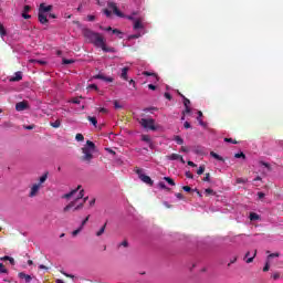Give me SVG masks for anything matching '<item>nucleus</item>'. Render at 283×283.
<instances>
[{
  "mask_svg": "<svg viewBox=\"0 0 283 283\" xmlns=\"http://www.w3.org/2000/svg\"><path fill=\"white\" fill-rule=\"evenodd\" d=\"M114 107H115V109H123V105H120V103H118V101H114Z\"/></svg>",
  "mask_w": 283,
  "mask_h": 283,
  "instance_id": "obj_37",
  "label": "nucleus"
},
{
  "mask_svg": "<svg viewBox=\"0 0 283 283\" xmlns=\"http://www.w3.org/2000/svg\"><path fill=\"white\" fill-rule=\"evenodd\" d=\"M164 96H165V98H167L168 101H171V94L165 93Z\"/></svg>",
  "mask_w": 283,
  "mask_h": 283,
  "instance_id": "obj_63",
  "label": "nucleus"
},
{
  "mask_svg": "<svg viewBox=\"0 0 283 283\" xmlns=\"http://www.w3.org/2000/svg\"><path fill=\"white\" fill-rule=\"evenodd\" d=\"M0 273H8V269H6V265H3V263H0Z\"/></svg>",
  "mask_w": 283,
  "mask_h": 283,
  "instance_id": "obj_40",
  "label": "nucleus"
},
{
  "mask_svg": "<svg viewBox=\"0 0 283 283\" xmlns=\"http://www.w3.org/2000/svg\"><path fill=\"white\" fill-rule=\"evenodd\" d=\"M81 231H83V227H80V228H77L76 230H74V231L72 232V235H73V237H76L77 234L81 233Z\"/></svg>",
  "mask_w": 283,
  "mask_h": 283,
  "instance_id": "obj_34",
  "label": "nucleus"
},
{
  "mask_svg": "<svg viewBox=\"0 0 283 283\" xmlns=\"http://www.w3.org/2000/svg\"><path fill=\"white\" fill-rule=\"evenodd\" d=\"M261 165L263 167H265L269 171H271V164L266 163V161H261Z\"/></svg>",
  "mask_w": 283,
  "mask_h": 283,
  "instance_id": "obj_36",
  "label": "nucleus"
},
{
  "mask_svg": "<svg viewBox=\"0 0 283 283\" xmlns=\"http://www.w3.org/2000/svg\"><path fill=\"white\" fill-rule=\"evenodd\" d=\"M148 90L155 91V90H156V85H154V84H148Z\"/></svg>",
  "mask_w": 283,
  "mask_h": 283,
  "instance_id": "obj_64",
  "label": "nucleus"
},
{
  "mask_svg": "<svg viewBox=\"0 0 283 283\" xmlns=\"http://www.w3.org/2000/svg\"><path fill=\"white\" fill-rule=\"evenodd\" d=\"M259 218H260V214H258V213H255V212H251V213H250V220L255 221V220H258Z\"/></svg>",
  "mask_w": 283,
  "mask_h": 283,
  "instance_id": "obj_29",
  "label": "nucleus"
},
{
  "mask_svg": "<svg viewBox=\"0 0 283 283\" xmlns=\"http://www.w3.org/2000/svg\"><path fill=\"white\" fill-rule=\"evenodd\" d=\"M234 158H247V155H244V153H237Z\"/></svg>",
  "mask_w": 283,
  "mask_h": 283,
  "instance_id": "obj_41",
  "label": "nucleus"
},
{
  "mask_svg": "<svg viewBox=\"0 0 283 283\" xmlns=\"http://www.w3.org/2000/svg\"><path fill=\"white\" fill-rule=\"evenodd\" d=\"M140 125L144 129H150L151 132H156V120L154 118H142Z\"/></svg>",
  "mask_w": 283,
  "mask_h": 283,
  "instance_id": "obj_5",
  "label": "nucleus"
},
{
  "mask_svg": "<svg viewBox=\"0 0 283 283\" xmlns=\"http://www.w3.org/2000/svg\"><path fill=\"white\" fill-rule=\"evenodd\" d=\"M94 78H97L99 81H106V83H114L113 77H105V75H103V74H97L94 76Z\"/></svg>",
  "mask_w": 283,
  "mask_h": 283,
  "instance_id": "obj_13",
  "label": "nucleus"
},
{
  "mask_svg": "<svg viewBox=\"0 0 283 283\" xmlns=\"http://www.w3.org/2000/svg\"><path fill=\"white\" fill-rule=\"evenodd\" d=\"M29 105H28V102L25 101H22V102H19L15 104V109L17 112H24V109H29Z\"/></svg>",
  "mask_w": 283,
  "mask_h": 283,
  "instance_id": "obj_9",
  "label": "nucleus"
},
{
  "mask_svg": "<svg viewBox=\"0 0 283 283\" xmlns=\"http://www.w3.org/2000/svg\"><path fill=\"white\" fill-rule=\"evenodd\" d=\"M140 38V34H132L128 36L129 40L132 39H139Z\"/></svg>",
  "mask_w": 283,
  "mask_h": 283,
  "instance_id": "obj_58",
  "label": "nucleus"
},
{
  "mask_svg": "<svg viewBox=\"0 0 283 283\" xmlns=\"http://www.w3.org/2000/svg\"><path fill=\"white\" fill-rule=\"evenodd\" d=\"M179 96H181V98H184L185 111L182 112V114H191V107H189V105H191V101H189V98L185 97V95H182L181 93H179Z\"/></svg>",
  "mask_w": 283,
  "mask_h": 283,
  "instance_id": "obj_8",
  "label": "nucleus"
},
{
  "mask_svg": "<svg viewBox=\"0 0 283 283\" xmlns=\"http://www.w3.org/2000/svg\"><path fill=\"white\" fill-rule=\"evenodd\" d=\"M203 182H211V174L207 172L205 178H203Z\"/></svg>",
  "mask_w": 283,
  "mask_h": 283,
  "instance_id": "obj_35",
  "label": "nucleus"
},
{
  "mask_svg": "<svg viewBox=\"0 0 283 283\" xmlns=\"http://www.w3.org/2000/svg\"><path fill=\"white\" fill-rule=\"evenodd\" d=\"M235 182H237V185H247V182H249V179H247V178H237Z\"/></svg>",
  "mask_w": 283,
  "mask_h": 283,
  "instance_id": "obj_24",
  "label": "nucleus"
},
{
  "mask_svg": "<svg viewBox=\"0 0 283 283\" xmlns=\"http://www.w3.org/2000/svg\"><path fill=\"white\" fill-rule=\"evenodd\" d=\"M54 10V6L49 4L45 6V3H41L38 11V21L42 23V25H48L50 23V20H48V12H52Z\"/></svg>",
  "mask_w": 283,
  "mask_h": 283,
  "instance_id": "obj_3",
  "label": "nucleus"
},
{
  "mask_svg": "<svg viewBox=\"0 0 283 283\" xmlns=\"http://www.w3.org/2000/svg\"><path fill=\"white\" fill-rule=\"evenodd\" d=\"M105 229H107V222L96 232L97 238H101L105 233Z\"/></svg>",
  "mask_w": 283,
  "mask_h": 283,
  "instance_id": "obj_20",
  "label": "nucleus"
},
{
  "mask_svg": "<svg viewBox=\"0 0 283 283\" xmlns=\"http://www.w3.org/2000/svg\"><path fill=\"white\" fill-rule=\"evenodd\" d=\"M271 258H280V253H271L268 255V260H271Z\"/></svg>",
  "mask_w": 283,
  "mask_h": 283,
  "instance_id": "obj_48",
  "label": "nucleus"
},
{
  "mask_svg": "<svg viewBox=\"0 0 283 283\" xmlns=\"http://www.w3.org/2000/svg\"><path fill=\"white\" fill-rule=\"evenodd\" d=\"M265 196L266 195L264 192H258L259 200H264Z\"/></svg>",
  "mask_w": 283,
  "mask_h": 283,
  "instance_id": "obj_46",
  "label": "nucleus"
},
{
  "mask_svg": "<svg viewBox=\"0 0 283 283\" xmlns=\"http://www.w3.org/2000/svg\"><path fill=\"white\" fill-rule=\"evenodd\" d=\"M269 269H271V266L269 265V262H266L263 268L264 273H266V271H269Z\"/></svg>",
  "mask_w": 283,
  "mask_h": 283,
  "instance_id": "obj_59",
  "label": "nucleus"
},
{
  "mask_svg": "<svg viewBox=\"0 0 283 283\" xmlns=\"http://www.w3.org/2000/svg\"><path fill=\"white\" fill-rule=\"evenodd\" d=\"M143 76H153L156 82L159 81L158 75L156 73H151L149 71H144Z\"/></svg>",
  "mask_w": 283,
  "mask_h": 283,
  "instance_id": "obj_16",
  "label": "nucleus"
},
{
  "mask_svg": "<svg viewBox=\"0 0 283 283\" xmlns=\"http://www.w3.org/2000/svg\"><path fill=\"white\" fill-rule=\"evenodd\" d=\"M104 14L106 17H112V11H109L108 9H104Z\"/></svg>",
  "mask_w": 283,
  "mask_h": 283,
  "instance_id": "obj_57",
  "label": "nucleus"
},
{
  "mask_svg": "<svg viewBox=\"0 0 283 283\" xmlns=\"http://www.w3.org/2000/svg\"><path fill=\"white\" fill-rule=\"evenodd\" d=\"M180 155L179 154H171L169 156H167L168 160H179Z\"/></svg>",
  "mask_w": 283,
  "mask_h": 283,
  "instance_id": "obj_22",
  "label": "nucleus"
},
{
  "mask_svg": "<svg viewBox=\"0 0 283 283\" xmlns=\"http://www.w3.org/2000/svg\"><path fill=\"white\" fill-rule=\"evenodd\" d=\"M94 151H96V144L92 140H87L86 146L82 148L84 155L81 157V160H83V163H92Z\"/></svg>",
  "mask_w": 283,
  "mask_h": 283,
  "instance_id": "obj_2",
  "label": "nucleus"
},
{
  "mask_svg": "<svg viewBox=\"0 0 283 283\" xmlns=\"http://www.w3.org/2000/svg\"><path fill=\"white\" fill-rule=\"evenodd\" d=\"M31 63H39L40 65H45V61L43 60H31Z\"/></svg>",
  "mask_w": 283,
  "mask_h": 283,
  "instance_id": "obj_44",
  "label": "nucleus"
},
{
  "mask_svg": "<svg viewBox=\"0 0 283 283\" xmlns=\"http://www.w3.org/2000/svg\"><path fill=\"white\" fill-rule=\"evenodd\" d=\"M10 258H11V256L6 255V256H2L0 260H1L2 262H6V261L10 262Z\"/></svg>",
  "mask_w": 283,
  "mask_h": 283,
  "instance_id": "obj_60",
  "label": "nucleus"
},
{
  "mask_svg": "<svg viewBox=\"0 0 283 283\" xmlns=\"http://www.w3.org/2000/svg\"><path fill=\"white\" fill-rule=\"evenodd\" d=\"M175 196L178 198V200H185V196L180 192H177Z\"/></svg>",
  "mask_w": 283,
  "mask_h": 283,
  "instance_id": "obj_49",
  "label": "nucleus"
},
{
  "mask_svg": "<svg viewBox=\"0 0 283 283\" xmlns=\"http://www.w3.org/2000/svg\"><path fill=\"white\" fill-rule=\"evenodd\" d=\"M164 180H166V182H168V185L171 187H176V181H174L171 177H164Z\"/></svg>",
  "mask_w": 283,
  "mask_h": 283,
  "instance_id": "obj_26",
  "label": "nucleus"
},
{
  "mask_svg": "<svg viewBox=\"0 0 283 283\" xmlns=\"http://www.w3.org/2000/svg\"><path fill=\"white\" fill-rule=\"evenodd\" d=\"M41 184H33L30 188L29 198H36L39 196V191H41Z\"/></svg>",
  "mask_w": 283,
  "mask_h": 283,
  "instance_id": "obj_7",
  "label": "nucleus"
},
{
  "mask_svg": "<svg viewBox=\"0 0 283 283\" xmlns=\"http://www.w3.org/2000/svg\"><path fill=\"white\" fill-rule=\"evenodd\" d=\"M22 80H23V75L21 74V72H15V76L10 78L11 83H17Z\"/></svg>",
  "mask_w": 283,
  "mask_h": 283,
  "instance_id": "obj_14",
  "label": "nucleus"
},
{
  "mask_svg": "<svg viewBox=\"0 0 283 283\" xmlns=\"http://www.w3.org/2000/svg\"><path fill=\"white\" fill-rule=\"evenodd\" d=\"M175 143H177V145H185V139L180 136H175Z\"/></svg>",
  "mask_w": 283,
  "mask_h": 283,
  "instance_id": "obj_27",
  "label": "nucleus"
},
{
  "mask_svg": "<svg viewBox=\"0 0 283 283\" xmlns=\"http://www.w3.org/2000/svg\"><path fill=\"white\" fill-rule=\"evenodd\" d=\"M256 255H258V250H254L252 258H248V260H245L247 264H251V262H253Z\"/></svg>",
  "mask_w": 283,
  "mask_h": 283,
  "instance_id": "obj_28",
  "label": "nucleus"
},
{
  "mask_svg": "<svg viewBox=\"0 0 283 283\" xmlns=\"http://www.w3.org/2000/svg\"><path fill=\"white\" fill-rule=\"evenodd\" d=\"M142 140H144V143H151V137H149V135H143Z\"/></svg>",
  "mask_w": 283,
  "mask_h": 283,
  "instance_id": "obj_32",
  "label": "nucleus"
},
{
  "mask_svg": "<svg viewBox=\"0 0 283 283\" xmlns=\"http://www.w3.org/2000/svg\"><path fill=\"white\" fill-rule=\"evenodd\" d=\"M45 180H48V172L40 177L38 185H40V187H43V182H45Z\"/></svg>",
  "mask_w": 283,
  "mask_h": 283,
  "instance_id": "obj_19",
  "label": "nucleus"
},
{
  "mask_svg": "<svg viewBox=\"0 0 283 283\" xmlns=\"http://www.w3.org/2000/svg\"><path fill=\"white\" fill-rule=\"evenodd\" d=\"M119 247H125L127 249L129 247V242H127V240H124L122 243H119Z\"/></svg>",
  "mask_w": 283,
  "mask_h": 283,
  "instance_id": "obj_47",
  "label": "nucleus"
},
{
  "mask_svg": "<svg viewBox=\"0 0 283 283\" xmlns=\"http://www.w3.org/2000/svg\"><path fill=\"white\" fill-rule=\"evenodd\" d=\"M108 8H111L117 17H123V12L118 10V7L116 6V2H108Z\"/></svg>",
  "mask_w": 283,
  "mask_h": 283,
  "instance_id": "obj_11",
  "label": "nucleus"
},
{
  "mask_svg": "<svg viewBox=\"0 0 283 283\" xmlns=\"http://www.w3.org/2000/svg\"><path fill=\"white\" fill-rule=\"evenodd\" d=\"M198 176H202L205 174V166H200L199 169L197 170Z\"/></svg>",
  "mask_w": 283,
  "mask_h": 283,
  "instance_id": "obj_39",
  "label": "nucleus"
},
{
  "mask_svg": "<svg viewBox=\"0 0 283 283\" xmlns=\"http://www.w3.org/2000/svg\"><path fill=\"white\" fill-rule=\"evenodd\" d=\"M30 10H32V7H30V6H24V8H23V13L30 12Z\"/></svg>",
  "mask_w": 283,
  "mask_h": 283,
  "instance_id": "obj_51",
  "label": "nucleus"
},
{
  "mask_svg": "<svg viewBox=\"0 0 283 283\" xmlns=\"http://www.w3.org/2000/svg\"><path fill=\"white\" fill-rule=\"evenodd\" d=\"M224 143H232L233 145H238V142L233 140V138H224Z\"/></svg>",
  "mask_w": 283,
  "mask_h": 283,
  "instance_id": "obj_43",
  "label": "nucleus"
},
{
  "mask_svg": "<svg viewBox=\"0 0 283 283\" xmlns=\"http://www.w3.org/2000/svg\"><path fill=\"white\" fill-rule=\"evenodd\" d=\"M82 187L83 186H81V185L77 186L76 189H73L70 192L63 195L62 198L65 199V200H70V198H72V196H74L76 192L81 191Z\"/></svg>",
  "mask_w": 283,
  "mask_h": 283,
  "instance_id": "obj_10",
  "label": "nucleus"
},
{
  "mask_svg": "<svg viewBox=\"0 0 283 283\" xmlns=\"http://www.w3.org/2000/svg\"><path fill=\"white\" fill-rule=\"evenodd\" d=\"M51 127H53L54 129H59V127H61V119H57L53 123L50 124Z\"/></svg>",
  "mask_w": 283,
  "mask_h": 283,
  "instance_id": "obj_25",
  "label": "nucleus"
},
{
  "mask_svg": "<svg viewBox=\"0 0 283 283\" xmlns=\"http://www.w3.org/2000/svg\"><path fill=\"white\" fill-rule=\"evenodd\" d=\"M185 129H191V124L189 122L184 123Z\"/></svg>",
  "mask_w": 283,
  "mask_h": 283,
  "instance_id": "obj_53",
  "label": "nucleus"
},
{
  "mask_svg": "<svg viewBox=\"0 0 283 283\" xmlns=\"http://www.w3.org/2000/svg\"><path fill=\"white\" fill-rule=\"evenodd\" d=\"M87 21H96V17L95 15H87Z\"/></svg>",
  "mask_w": 283,
  "mask_h": 283,
  "instance_id": "obj_61",
  "label": "nucleus"
},
{
  "mask_svg": "<svg viewBox=\"0 0 283 283\" xmlns=\"http://www.w3.org/2000/svg\"><path fill=\"white\" fill-rule=\"evenodd\" d=\"M75 139H76L78 143H81V142L85 140V137L83 136V134L78 133V134H76Z\"/></svg>",
  "mask_w": 283,
  "mask_h": 283,
  "instance_id": "obj_31",
  "label": "nucleus"
},
{
  "mask_svg": "<svg viewBox=\"0 0 283 283\" xmlns=\"http://www.w3.org/2000/svg\"><path fill=\"white\" fill-rule=\"evenodd\" d=\"M143 22H140V20H136L134 23V30H143Z\"/></svg>",
  "mask_w": 283,
  "mask_h": 283,
  "instance_id": "obj_18",
  "label": "nucleus"
},
{
  "mask_svg": "<svg viewBox=\"0 0 283 283\" xmlns=\"http://www.w3.org/2000/svg\"><path fill=\"white\" fill-rule=\"evenodd\" d=\"M135 172L137 174L139 180H142V182H145V185H148L149 187H154V181L151 180V177L143 174V169L137 168L135 170Z\"/></svg>",
  "mask_w": 283,
  "mask_h": 283,
  "instance_id": "obj_6",
  "label": "nucleus"
},
{
  "mask_svg": "<svg viewBox=\"0 0 283 283\" xmlns=\"http://www.w3.org/2000/svg\"><path fill=\"white\" fill-rule=\"evenodd\" d=\"M182 190L186 191L187 193H189V191H191V187L189 186H184Z\"/></svg>",
  "mask_w": 283,
  "mask_h": 283,
  "instance_id": "obj_56",
  "label": "nucleus"
},
{
  "mask_svg": "<svg viewBox=\"0 0 283 283\" xmlns=\"http://www.w3.org/2000/svg\"><path fill=\"white\" fill-rule=\"evenodd\" d=\"M62 63H63V65H72V63H74V60L73 59H70V60L63 59Z\"/></svg>",
  "mask_w": 283,
  "mask_h": 283,
  "instance_id": "obj_30",
  "label": "nucleus"
},
{
  "mask_svg": "<svg viewBox=\"0 0 283 283\" xmlns=\"http://www.w3.org/2000/svg\"><path fill=\"white\" fill-rule=\"evenodd\" d=\"M22 18L23 19H32V15L28 14V13H22Z\"/></svg>",
  "mask_w": 283,
  "mask_h": 283,
  "instance_id": "obj_62",
  "label": "nucleus"
},
{
  "mask_svg": "<svg viewBox=\"0 0 283 283\" xmlns=\"http://www.w3.org/2000/svg\"><path fill=\"white\" fill-rule=\"evenodd\" d=\"M70 103H73L74 105H80L81 104V98L80 97H74L70 101Z\"/></svg>",
  "mask_w": 283,
  "mask_h": 283,
  "instance_id": "obj_33",
  "label": "nucleus"
},
{
  "mask_svg": "<svg viewBox=\"0 0 283 283\" xmlns=\"http://www.w3.org/2000/svg\"><path fill=\"white\" fill-rule=\"evenodd\" d=\"M127 72H129V67L125 66V67L122 69L120 78H123L124 81H128Z\"/></svg>",
  "mask_w": 283,
  "mask_h": 283,
  "instance_id": "obj_15",
  "label": "nucleus"
},
{
  "mask_svg": "<svg viewBox=\"0 0 283 283\" xmlns=\"http://www.w3.org/2000/svg\"><path fill=\"white\" fill-rule=\"evenodd\" d=\"M206 193H207V196H211V195H213V193H216V192H213V189L207 188V189H206Z\"/></svg>",
  "mask_w": 283,
  "mask_h": 283,
  "instance_id": "obj_50",
  "label": "nucleus"
},
{
  "mask_svg": "<svg viewBox=\"0 0 283 283\" xmlns=\"http://www.w3.org/2000/svg\"><path fill=\"white\" fill-rule=\"evenodd\" d=\"M210 156L212 158H214L216 160H219L220 163H224V158H222V156L218 155V153H216V151H211Z\"/></svg>",
  "mask_w": 283,
  "mask_h": 283,
  "instance_id": "obj_17",
  "label": "nucleus"
},
{
  "mask_svg": "<svg viewBox=\"0 0 283 283\" xmlns=\"http://www.w3.org/2000/svg\"><path fill=\"white\" fill-rule=\"evenodd\" d=\"M186 178H189L190 180H192L193 174H191V171H187L186 172Z\"/></svg>",
  "mask_w": 283,
  "mask_h": 283,
  "instance_id": "obj_55",
  "label": "nucleus"
},
{
  "mask_svg": "<svg viewBox=\"0 0 283 283\" xmlns=\"http://www.w3.org/2000/svg\"><path fill=\"white\" fill-rule=\"evenodd\" d=\"M87 120L90 123H92V125H94V127H96V125H98V119H96V117L88 116Z\"/></svg>",
  "mask_w": 283,
  "mask_h": 283,
  "instance_id": "obj_23",
  "label": "nucleus"
},
{
  "mask_svg": "<svg viewBox=\"0 0 283 283\" xmlns=\"http://www.w3.org/2000/svg\"><path fill=\"white\" fill-rule=\"evenodd\" d=\"M8 34V31L6 30V27L0 22V36L3 39Z\"/></svg>",
  "mask_w": 283,
  "mask_h": 283,
  "instance_id": "obj_21",
  "label": "nucleus"
},
{
  "mask_svg": "<svg viewBox=\"0 0 283 283\" xmlns=\"http://www.w3.org/2000/svg\"><path fill=\"white\" fill-rule=\"evenodd\" d=\"M18 276L20 280H25L27 283L32 282V276L30 274H25L24 272H19Z\"/></svg>",
  "mask_w": 283,
  "mask_h": 283,
  "instance_id": "obj_12",
  "label": "nucleus"
},
{
  "mask_svg": "<svg viewBox=\"0 0 283 283\" xmlns=\"http://www.w3.org/2000/svg\"><path fill=\"white\" fill-rule=\"evenodd\" d=\"M84 197H85V190L82 189V190H80L77 197L63 208V212L67 213V211H70V209H72V208L76 207V203L78 202V200H82V198H84Z\"/></svg>",
  "mask_w": 283,
  "mask_h": 283,
  "instance_id": "obj_4",
  "label": "nucleus"
},
{
  "mask_svg": "<svg viewBox=\"0 0 283 283\" xmlns=\"http://www.w3.org/2000/svg\"><path fill=\"white\" fill-rule=\"evenodd\" d=\"M84 36L88 41V43H92L93 45H95V48H101L103 52L116 54V49L113 46H107V44L105 43V38H103L101 33L94 32L92 30H86L84 32Z\"/></svg>",
  "mask_w": 283,
  "mask_h": 283,
  "instance_id": "obj_1",
  "label": "nucleus"
},
{
  "mask_svg": "<svg viewBox=\"0 0 283 283\" xmlns=\"http://www.w3.org/2000/svg\"><path fill=\"white\" fill-rule=\"evenodd\" d=\"M87 222H90V216H87V217L82 221V223H81L80 227H82V229H83V227H85V226L87 224Z\"/></svg>",
  "mask_w": 283,
  "mask_h": 283,
  "instance_id": "obj_38",
  "label": "nucleus"
},
{
  "mask_svg": "<svg viewBox=\"0 0 283 283\" xmlns=\"http://www.w3.org/2000/svg\"><path fill=\"white\" fill-rule=\"evenodd\" d=\"M87 90L98 91V86L96 84H91V85L87 86Z\"/></svg>",
  "mask_w": 283,
  "mask_h": 283,
  "instance_id": "obj_45",
  "label": "nucleus"
},
{
  "mask_svg": "<svg viewBox=\"0 0 283 283\" xmlns=\"http://www.w3.org/2000/svg\"><path fill=\"white\" fill-rule=\"evenodd\" d=\"M158 186L160 187V189H167L169 190V188H167V185H165V182H159Z\"/></svg>",
  "mask_w": 283,
  "mask_h": 283,
  "instance_id": "obj_52",
  "label": "nucleus"
},
{
  "mask_svg": "<svg viewBox=\"0 0 283 283\" xmlns=\"http://www.w3.org/2000/svg\"><path fill=\"white\" fill-rule=\"evenodd\" d=\"M273 280H280V272L272 274Z\"/></svg>",
  "mask_w": 283,
  "mask_h": 283,
  "instance_id": "obj_54",
  "label": "nucleus"
},
{
  "mask_svg": "<svg viewBox=\"0 0 283 283\" xmlns=\"http://www.w3.org/2000/svg\"><path fill=\"white\" fill-rule=\"evenodd\" d=\"M83 207H84V203H80L74 207L73 211H81V209H83Z\"/></svg>",
  "mask_w": 283,
  "mask_h": 283,
  "instance_id": "obj_42",
  "label": "nucleus"
}]
</instances>
